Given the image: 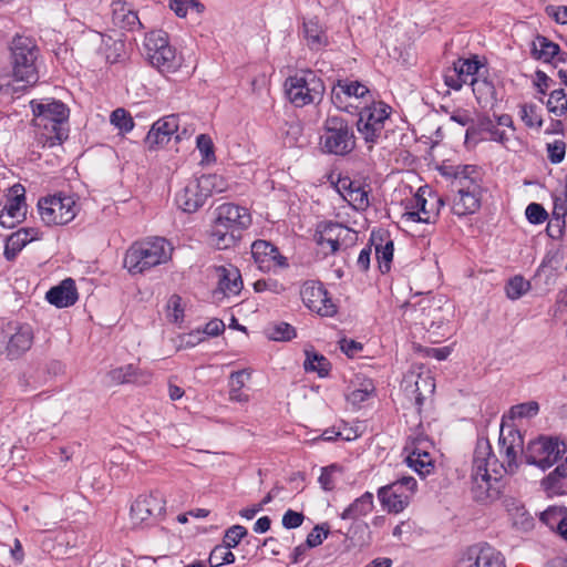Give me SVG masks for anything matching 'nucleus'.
I'll return each mask as SVG.
<instances>
[{"mask_svg":"<svg viewBox=\"0 0 567 567\" xmlns=\"http://www.w3.org/2000/svg\"><path fill=\"white\" fill-rule=\"evenodd\" d=\"M498 461L493 454L492 445L487 439H480L473 454L471 474V494L477 503H491L501 495V482L492 477L489 471L497 473Z\"/></svg>","mask_w":567,"mask_h":567,"instance_id":"1","label":"nucleus"},{"mask_svg":"<svg viewBox=\"0 0 567 567\" xmlns=\"http://www.w3.org/2000/svg\"><path fill=\"white\" fill-rule=\"evenodd\" d=\"M251 224L247 208L226 203L215 210V218L209 231L210 243L218 249H227L241 238V231Z\"/></svg>","mask_w":567,"mask_h":567,"instance_id":"2","label":"nucleus"},{"mask_svg":"<svg viewBox=\"0 0 567 567\" xmlns=\"http://www.w3.org/2000/svg\"><path fill=\"white\" fill-rule=\"evenodd\" d=\"M173 247L163 237L134 243L124 257V267L131 275H140L166 264L172 258Z\"/></svg>","mask_w":567,"mask_h":567,"instance_id":"3","label":"nucleus"},{"mask_svg":"<svg viewBox=\"0 0 567 567\" xmlns=\"http://www.w3.org/2000/svg\"><path fill=\"white\" fill-rule=\"evenodd\" d=\"M288 101L296 107L322 102L326 85L322 78L311 69H300L284 83Z\"/></svg>","mask_w":567,"mask_h":567,"instance_id":"4","label":"nucleus"},{"mask_svg":"<svg viewBox=\"0 0 567 567\" xmlns=\"http://www.w3.org/2000/svg\"><path fill=\"white\" fill-rule=\"evenodd\" d=\"M33 113V124L37 127H42L53 133L49 136L48 142L50 146L61 144L69 136L68 128L63 125L68 122L70 116L69 107L61 101L44 100L41 102H30Z\"/></svg>","mask_w":567,"mask_h":567,"instance_id":"5","label":"nucleus"},{"mask_svg":"<svg viewBox=\"0 0 567 567\" xmlns=\"http://www.w3.org/2000/svg\"><path fill=\"white\" fill-rule=\"evenodd\" d=\"M226 182L217 174H204L189 181L175 196V203L185 213H195L204 206L207 198L215 193H223Z\"/></svg>","mask_w":567,"mask_h":567,"instance_id":"6","label":"nucleus"},{"mask_svg":"<svg viewBox=\"0 0 567 567\" xmlns=\"http://www.w3.org/2000/svg\"><path fill=\"white\" fill-rule=\"evenodd\" d=\"M10 51L14 79L24 82L27 86L35 84L39 80L37 60L40 53L35 41L29 37L16 35Z\"/></svg>","mask_w":567,"mask_h":567,"instance_id":"7","label":"nucleus"},{"mask_svg":"<svg viewBox=\"0 0 567 567\" xmlns=\"http://www.w3.org/2000/svg\"><path fill=\"white\" fill-rule=\"evenodd\" d=\"M320 146L323 153L346 156L355 147V136L349 122L337 115H329L323 122Z\"/></svg>","mask_w":567,"mask_h":567,"instance_id":"8","label":"nucleus"},{"mask_svg":"<svg viewBox=\"0 0 567 567\" xmlns=\"http://www.w3.org/2000/svg\"><path fill=\"white\" fill-rule=\"evenodd\" d=\"M145 56L150 64L161 73L175 72L181 66L176 49L171 45L167 32L154 30L144 39Z\"/></svg>","mask_w":567,"mask_h":567,"instance_id":"9","label":"nucleus"},{"mask_svg":"<svg viewBox=\"0 0 567 567\" xmlns=\"http://www.w3.org/2000/svg\"><path fill=\"white\" fill-rule=\"evenodd\" d=\"M391 111V106L381 101L372 102L360 110L357 128L369 151L373 148L382 136L386 137L384 135V126Z\"/></svg>","mask_w":567,"mask_h":567,"instance_id":"10","label":"nucleus"},{"mask_svg":"<svg viewBox=\"0 0 567 567\" xmlns=\"http://www.w3.org/2000/svg\"><path fill=\"white\" fill-rule=\"evenodd\" d=\"M566 453V445L557 437L540 435L522 450V462L543 471L551 467Z\"/></svg>","mask_w":567,"mask_h":567,"instance_id":"11","label":"nucleus"},{"mask_svg":"<svg viewBox=\"0 0 567 567\" xmlns=\"http://www.w3.org/2000/svg\"><path fill=\"white\" fill-rule=\"evenodd\" d=\"M402 309L404 316L426 330L434 326L439 328L443 323V318L440 316L441 307L430 295L414 296L402 305Z\"/></svg>","mask_w":567,"mask_h":567,"instance_id":"12","label":"nucleus"},{"mask_svg":"<svg viewBox=\"0 0 567 567\" xmlns=\"http://www.w3.org/2000/svg\"><path fill=\"white\" fill-rule=\"evenodd\" d=\"M42 221L48 225H65L75 217V200L71 196L52 195L38 202Z\"/></svg>","mask_w":567,"mask_h":567,"instance_id":"13","label":"nucleus"},{"mask_svg":"<svg viewBox=\"0 0 567 567\" xmlns=\"http://www.w3.org/2000/svg\"><path fill=\"white\" fill-rule=\"evenodd\" d=\"M33 332L29 324L9 322L0 330V353L16 360L25 353L32 346Z\"/></svg>","mask_w":567,"mask_h":567,"instance_id":"14","label":"nucleus"},{"mask_svg":"<svg viewBox=\"0 0 567 567\" xmlns=\"http://www.w3.org/2000/svg\"><path fill=\"white\" fill-rule=\"evenodd\" d=\"M501 453L504 461L498 464L507 474H515L522 462V450H525L524 437L519 430L502 422L499 433Z\"/></svg>","mask_w":567,"mask_h":567,"instance_id":"15","label":"nucleus"},{"mask_svg":"<svg viewBox=\"0 0 567 567\" xmlns=\"http://www.w3.org/2000/svg\"><path fill=\"white\" fill-rule=\"evenodd\" d=\"M455 567H506L501 551L487 543H477L464 549Z\"/></svg>","mask_w":567,"mask_h":567,"instance_id":"16","label":"nucleus"},{"mask_svg":"<svg viewBox=\"0 0 567 567\" xmlns=\"http://www.w3.org/2000/svg\"><path fill=\"white\" fill-rule=\"evenodd\" d=\"M303 305L321 317H333L338 306L332 301L329 292L320 281L308 280L300 289Z\"/></svg>","mask_w":567,"mask_h":567,"instance_id":"17","label":"nucleus"},{"mask_svg":"<svg viewBox=\"0 0 567 567\" xmlns=\"http://www.w3.org/2000/svg\"><path fill=\"white\" fill-rule=\"evenodd\" d=\"M251 257L262 272H277L289 267L288 258L280 254L277 246L264 239L251 244Z\"/></svg>","mask_w":567,"mask_h":567,"instance_id":"18","label":"nucleus"},{"mask_svg":"<svg viewBox=\"0 0 567 567\" xmlns=\"http://www.w3.org/2000/svg\"><path fill=\"white\" fill-rule=\"evenodd\" d=\"M25 189L21 184H14L10 188V197L0 205V225L4 228H13L25 219L27 204Z\"/></svg>","mask_w":567,"mask_h":567,"instance_id":"19","label":"nucleus"},{"mask_svg":"<svg viewBox=\"0 0 567 567\" xmlns=\"http://www.w3.org/2000/svg\"><path fill=\"white\" fill-rule=\"evenodd\" d=\"M175 134V140H182L178 134V115L172 114L157 120L145 137L148 150H157L166 145Z\"/></svg>","mask_w":567,"mask_h":567,"instance_id":"20","label":"nucleus"},{"mask_svg":"<svg viewBox=\"0 0 567 567\" xmlns=\"http://www.w3.org/2000/svg\"><path fill=\"white\" fill-rule=\"evenodd\" d=\"M165 511V502L158 494L140 495L131 506V517L143 523L151 517H159Z\"/></svg>","mask_w":567,"mask_h":567,"instance_id":"21","label":"nucleus"},{"mask_svg":"<svg viewBox=\"0 0 567 567\" xmlns=\"http://www.w3.org/2000/svg\"><path fill=\"white\" fill-rule=\"evenodd\" d=\"M482 187H456L452 203V213L458 217L475 214L481 207Z\"/></svg>","mask_w":567,"mask_h":567,"instance_id":"22","label":"nucleus"},{"mask_svg":"<svg viewBox=\"0 0 567 567\" xmlns=\"http://www.w3.org/2000/svg\"><path fill=\"white\" fill-rule=\"evenodd\" d=\"M378 498L384 509L398 514L410 504L411 495L393 482L379 488Z\"/></svg>","mask_w":567,"mask_h":567,"instance_id":"23","label":"nucleus"},{"mask_svg":"<svg viewBox=\"0 0 567 567\" xmlns=\"http://www.w3.org/2000/svg\"><path fill=\"white\" fill-rule=\"evenodd\" d=\"M41 233L34 227H22L7 237L3 256L8 261H13L19 252L31 241L41 238Z\"/></svg>","mask_w":567,"mask_h":567,"instance_id":"24","label":"nucleus"},{"mask_svg":"<svg viewBox=\"0 0 567 567\" xmlns=\"http://www.w3.org/2000/svg\"><path fill=\"white\" fill-rule=\"evenodd\" d=\"M370 241L375 246V256L380 271L382 274L389 272L394 252V244L390 239L389 233L384 230H372Z\"/></svg>","mask_w":567,"mask_h":567,"instance_id":"25","label":"nucleus"},{"mask_svg":"<svg viewBox=\"0 0 567 567\" xmlns=\"http://www.w3.org/2000/svg\"><path fill=\"white\" fill-rule=\"evenodd\" d=\"M45 299L58 308L73 306L79 299L75 281L72 278L62 280L58 286L48 290Z\"/></svg>","mask_w":567,"mask_h":567,"instance_id":"26","label":"nucleus"},{"mask_svg":"<svg viewBox=\"0 0 567 567\" xmlns=\"http://www.w3.org/2000/svg\"><path fill=\"white\" fill-rule=\"evenodd\" d=\"M559 45L547 37L537 34L530 43V55L534 60L549 63L556 68L555 55L558 54Z\"/></svg>","mask_w":567,"mask_h":567,"instance_id":"27","label":"nucleus"},{"mask_svg":"<svg viewBox=\"0 0 567 567\" xmlns=\"http://www.w3.org/2000/svg\"><path fill=\"white\" fill-rule=\"evenodd\" d=\"M470 84L472 85L473 93L477 103L485 107L489 105L492 109L497 103V91L494 83L486 76L472 78Z\"/></svg>","mask_w":567,"mask_h":567,"instance_id":"28","label":"nucleus"},{"mask_svg":"<svg viewBox=\"0 0 567 567\" xmlns=\"http://www.w3.org/2000/svg\"><path fill=\"white\" fill-rule=\"evenodd\" d=\"M542 486L548 494H567V456L564 463L542 480Z\"/></svg>","mask_w":567,"mask_h":567,"instance_id":"29","label":"nucleus"},{"mask_svg":"<svg viewBox=\"0 0 567 567\" xmlns=\"http://www.w3.org/2000/svg\"><path fill=\"white\" fill-rule=\"evenodd\" d=\"M219 280L218 289L223 295H238L243 287V279L238 268L230 266L226 268L224 266L218 268Z\"/></svg>","mask_w":567,"mask_h":567,"instance_id":"30","label":"nucleus"},{"mask_svg":"<svg viewBox=\"0 0 567 567\" xmlns=\"http://www.w3.org/2000/svg\"><path fill=\"white\" fill-rule=\"evenodd\" d=\"M303 35L308 48L312 51H319L329 43L326 32L316 19L303 22Z\"/></svg>","mask_w":567,"mask_h":567,"instance_id":"31","label":"nucleus"},{"mask_svg":"<svg viewBox=\"0 0 567 567\" xmlns=\"http://www.w3.org/2000/svg\"><path fill=\"white\" fill-rule=\"evenodd\" d=\"M430 203L431 199L427 196L426 186L420 187L411 199L410 207L412 209H417L421 213L423 216V223L435 224L437 220V209H434Z\"/></svg>","mask_w":567,"mask_h":567,"instance_id":"32","label":"nucleus"},{"mask_svg":"<svg viewBox=\"0 0 567 567\" xmlns=\"http://www.w3.org/2000/svg\"><path fill=\"white\" fill-rule=\"evenodd\" d=\"M409 467L413 468L420 476L425 477L434 470V462L426 451L414 447L405 458Z\"/></svg>","mask_w":567,"mask_h":567,"instance_id":"33","label":"nucleus"},{"mask_svg":"<svg viewBox=\"0 0 567 567\" xmlns=\"http://www.w3.org/2000/svg\"><path fill=\"white\" fill-rule=\"evenodd\" d=\"M373 508V494L365 492L360 497L355 498L340 515L342 519H358L365 516Z\"/></svg>","mask_w":567,"mask_h":567,"instance_id":"34","label":"nucleus"},{"mask_svg":"<svg viewBox=\"0 0 567 567\" xmlns=\"http://www.w3.org/2000/svg\"><path fill=\"white\" fill-rule=\"evenodd\" d=\"M456 182H453L455 188L481 186V173L476 165H456Z\"/></svg>","mask_w":567,"mask_h":567,"instance_id":"35","label":"nucleus"},{"mask_svg":"<svg viewBox=\"0 0 567 567\" xmlns=\"http://www.w3.org/2000/svg\"><path fill=\"white\" fill-rule=\"evenodd\" d=\"M303 368L307 372H317L319 377H327L331 369L330 361L316 351L306 350Z\"/></svg>","mask_w":567,"mask_h":567,"instance_id":"36","label":"nucleus"},{"mask_svg":"<svg viewBox=\"0 0 567 567\" xmlns=\"http://www.w3.org/2000/svg\"><path fill=\"white\" fill-rule=\"evenodd\" d=\"M100 35L106 61L111 64L121 62L125 55L124 41L113 39L112 37L105 34Z\"/></svg>","mask_w":567,"mask_h":567,"instance_id":"37","label":"nucleus"},{"mask_svg":"<svg viewBox=\"0 0 567 567\" xmlns=\"http://www.w3.org/2000/svg\"><path fill=\"white\" fill-rule=\"evenodd\" d=\"M341 223L333 221V220H322L317 224L313 240L315 243L321 247L324 248V240L337 238L339 239V229H340Z\"/></svg>","mask_w":567,"mask_h":567,"instance_id":"38","label":"nucleus"},{"mask_svg":"<svg viewBox=\"0 0 567 567\" xmlns=\"http://www.w3.org/2000/svg\"><path fill=\"white\" fill-rule=\"evenodd\" d=\"M250 377L245 370L231 372L229 399L235 402L246 403L249 400L248 394L243 392L246 379Z\"/></svg>","mask_w":567,"mask_h":567,"instance_id":"39","label":"nucleus"},{"mask_svg":"<svg viewBox=\"0 0 567 567\" xmlns=\"http://www.w3.org/2000/svg\"><path fill=\"white\" fill-rule=\"evenodd\" d=\"M454 71L460 72V74L467 80L468 76L480 78L481 69L485 68V65L480 61L477 55H473L470 59H457L454 63Z\"/></svg>","mask_w":567,"mask_h":567,"instance_id":"40","label":"nucleus"},{"mask_svg":"<svg viewBox=\"0 0 567 567\" xmlns=\"http://www.w3.org/2000/svg\"><path fill=\"white\" fill-rule=\"evenodd\" d=\"M539 519L550 529L556 530L557 534H559V532L561 530L560 520L567 519V508L550 506L540 514Z\"/></svg>","mask_w":567,"mask_h":567,"instance_id":"41","label":"nucleus"},{"mask_svg":"<svg viewBox=\"0 0 567 567\" xmlns=\"http://www.w3.org/2000/svg\"><path fill=\"white\" fill-rule=\"evenodd\" d=\"M549 113L561 116L567 112V93L564 89L553 90L546 102Z\"/></svg>","mask_w":567,"mask_h":567,"instance_id":"42","label":"nucleus"},{"mask_svg":"<svg viewBox=\"0 0 567 567\" xmlns=\"http://www.w3.org/2000/svg\"><path fill=\"white\" fill-rule=\"evenodd\" d=\"M235 555L230 548L224 544L216 545L210 551L208 563L210 567H220L225 564H233Z\"/></svg>","mask_w":567,"mask_h":567,"instance_id":"43","label":"nucleus"},{"mask_svg":"<svg viewBox=\"0 0 567 567\" xmlns=\"http://www.w3.org/2000/svg\"><path fill=\"white\" fill-rule=\"evenodd\" d=\"M110 379L116 384L134 383L137 381V368L126 364L109 372Z\"/></svg>","mask_w":567,"mask_h":567,"instance_id":"44","label":"nucleus"},{"mask_svg":"<svg viewBox=\"0 0 567 567\" xmlns=\"http://www.w3.org/2000/svg\"><path fill=\"white\" fill-rule=\"evenodd\" d=\"M348 196L350 197L351 205L357 210H365L370 206L368 190L355 185L353 182H349Z\"/></svg>","mask_w":567,"mask_h":567,"instance_id":"45","label":"nucleus"},{"mask_svg":"<svg viewBox=\"0 0 567 567\" xmlns=\"http://www.w3.org/2000/svg\"><path fill=\"white\" fill-rule=\"evenodd\" d=\"M337 81L338 86L343 90L341 92L344 93L348 99L352 96L357 99H364L370 94V90L359 81H349L348 79H339Z\"/></svg>","mask_w":567,"mask_h":567,"instance_id":"46","label":"nucleus"},{"mask_svg":"<svg viewBox=\"0 0 567 567\" xmlns=\"http://www.w3.org/2000/svg\"><path fill=\"white\" fill-rule=\"evenodd\" d=\"M111 124L123 133H128L134 127V121L130 112L125 109L118 107L111 113Z\"/></svg>","mask_w":567,"mask_h":567,"instance_id":"47","label":"nucleus"},{"mask_svg":"<svg viewBox=\"0 0 567 567\" xmlns=\"http://www.w3.org/2000/svg\"><path fill=\"white\" fill-rule=\"evenodd\" d=\"M529 287V282L522 276H515L508 280L505 287L506 296L512 300H517L528 291Z\"/></svg>","mask_w":567,"mask_h":567,"instance_id":"48","label":"nucleus"},{"mask_svg":"<svg viewBox=\"0 0 567 567\" xmlns=\"http://www.w3.org/2000/svg\"><path fill=\"white\" fill-rule=\"evenodd\" d=\"M520 118L528 127H538L543 125V118L537 114V105L533 103H526L520 105Z\"/></svg>","mask_w":567,"mask_h":567,"instance_id":"49","label":"nucleus"},{"mask_svg":"<svg viewBox=\"0 0 567 567\" xmlns=\"http://www.w3.org/2000/svg\"><path fill=\"white\" fill-rule=\"evenodd\" d=\"M337 472H342V467L336 463L321 468V474L318 481L323 491L330 492L334 489L336 482L333 478V474Z\"/></svg>","mask_w":567,"mask_h":567,"instance_id":"50","label":"nucleus"},{"mask_svg":"<svg viewBox=\"0 0 567 567\" xmlns=\"http://www.w3.org/2000/svg\"><path fill=\"white\" fill-rule=\"evenodd\" d=\"M196 144L204 161L207 163L216 161L214 143L209 135L199 134L196 138Z\"/></svg>","mask_w":567,"mask_h":567,"instance_id":"51","label":"nucleus"},{"mask_svg":"<svg viewBox=\"0 0 567 567\" xmlns=\"http://www.w3.org/2000/svg\"><path fill=\"white\" fill-rule=\"evenodd\" d=\"M247 534L248 532L244 526L234 525L226 530L223 544L230 549L235 548Z\"/></svg>","mask_w":567,"mask_h":567,"instance_id":"52","label":"nucleus"},{"mask_svg":"<svg viewBox=\"0 0 567 567\" xmlns=\"http://www.w3.org/2000/svg\"><path fill=\"white\" fill-rule=\"evenodd\" d=\"M539 412V404L536 401H529L514 405L511 409V417H533Z\"/></svg>","mask_w":567,"mask_h":567,"instance_id":"53","label":"nucleus"},{"mask_svg":"<svg viewBox=\"0 0 567 567\" xmlns=\"http://www.w3.org/2000/svg\"><path fill=\"white\" fill-rule=\"evenodd\" d=\"M375 388L373 385V382L371 380H365L363 383H361V386L358 389H354L349 394V400L353 404L362 403L367 401L374 392Z\"/></svg>","mask_w":567,"mask_h":567,"instance_id":"54","label":"nucleus"},{"mask_svg":"<svg viewBox=\"0 0 567 567\" xmlns=\"http://www.w3.org/2000/svg\"><path fill=\"white\" fill-rule=\"evenodd\" d=\"M478 130L489 133V138L495 142H504L505 132L499 131L489 116H482L478 118Z\"/></svg>","mask_w":567,"mask_h":567,"instance_id":"55","label":"nucleus"},{"mask_svg":"<svg viewBox=\"0 0 567 567\" xmlns=\"http://www.w3.org/2000/svg\"><path fill=\"white\" fill-rule=\"evenodd\" d=\"M566 155V143L561 140H556L547 144V157L551 164H559L564 161Z\"/></svg>","mask_w":567,"mask_h":567,"instance_id":"56","label":"nucleus"},{"mask_svg":"<svg viewBox=\"0 0 567 567\" xmlns=\"http://www.w3.org/2000/svg\"><path fill=\"white\" fill-rule=\"evenodd\" d=\"M296 334V329L291 324L280 322L272 328L270 338L275 341H290Z\"/></svg>","mask_w":567,"mask_h":567,"instance_id":"57","label":"nucleus"},{"mask_svg":"<svg viewBox=\"0 0 567 567\" xmlns=\"http://www.w3.org/2000/svg\"><path fill=\"white\" fill-rule=\"evenodd\" d=\"M526 218L529 223L538 225L548 218L546 209L538 203H532L526 208Z\"/></svg>","mask_w":567,"mask_h":567,"instance_id":"58","label":"nucleus"},{"mask_svg":"<svg viewBox=\"0 0 567 567\" xmlns=\"http://www.w3.org/2000/svg\"><path fill=\"white\" fill-rule=\"evenodd\" d=\"M329 529L324 525H316L308 534L305 545L308 548L317 547L328 537Z\"/></svg>","mask_w":567,"mask_h":567,"instance_id":"59","label":"nucleus"},{"mask_svg":"<svg viewBox=\"0 0 567 567\" xmlns=\"http://www.w3.org/2000/svg\"><path fill=\"white\" fill-rule=\"evenodd\" d=\"M254 290L256 292L271 291L278 295L285 290V287L276 279H259L254 284Z\"/></svg>","mask_w":567,"mask_h":567,"instance_id":"60","label":"nucleus"},{"mask_svg":"<svg viewBox=\"0 0 567 567\" xmlns=\"http://www.w3.org/2000/svg\"><path fill=\"white\" fill-rule=\"evenodd\" d=\"M565 226V219L551 216L548 220L546 233L551 239H560L564 235Z\"/></svg>","mask_w":567,"mask_h":567,"instance_id":"61","label":"nucleus"},{"mask_svg":"<svg viewBox=\"0 0 567 567\" xmlns=\"http://www.w3.org/2000/svg\"><path fill=\"white\" fill-rule=\"evenodd\" d=\"M554 81L542 70L535 71L534 86L538 94L546 95Z\"/></svg>","mask_w":567,"mask_h":567,"instance_id":"62","label":"nucleus"},{"mask_svg":"<svg viewBox=\"0 0 567 567\" xmlns=\"http://www.w3.org/2000/svg\"><path fill=\"white\" fill-rule=\"evenodd\" d=\"M303 520L305 515L302 513L288 509L282 516V526L287 529L298 528Z\"/></svg>","mask_w":567,"mask_h":567,"instance_id":"63","label":"nucleus"},{"mask_svg":"<svg viewBox=\"0 0 567 567\" xmlns=\"http://www.w3.org/2000/svg\"><path fill=\"white\" fill-rule=\"evenodd\" d=\"M339 234H340L339 243H340L341 247L343 246L344 248H348V247H352L357 244L358 233L354 229L341 224Z\"/></svg>","mask_w":567,"mask_h":567,"instance_id":"64","label":"nucleus"}]
</instances>
